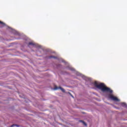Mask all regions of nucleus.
I'll return each mask as SVG.
<instances>
[{"instance_id": "obj_4", "label": "nucleus", "mask_w": 127, "mask_h": 127, "mask_svg": "<svg viewBox=\"0 0 127 127\" xmlns=\"http://www.w3.org/2000/svg\"><path fill=\"white\" fill-rule=\"evenodd\" d=\"M29 45H32V46H36V45L33 42L29 43Z\"/></svg>"}, {"instance_id": "obj_10", "label": "nucleus", "mask_w": 127, "mask_h": 127, "mask_svg": "<svg viewBox=\"0 0 127 127\" xmlns=\"http://www.w3.org/2000/svg\"><path fill=\"white\" fill-rule=\"evenodd\" d=\"M69 94L70 95V96H71V97H72V98H74V96H73V95H72V94H71V93H69Z\"/></svg>"}, {"instance_id": "obj_3", "label": "nucleus", "mask_w": 127, "mask_h": 127, "mask_svg": "<svg viewBox=\"0 0 127 127\" xmlns=\"http://www.w3.org/2000/svg\"><path fill=\"white\" fill-rule=\"evenodd\" d=\"M58 89H60V90H61V91H62L63 93H65V89L64 88H62V87H57V86L55 87V88H54L55 90H58Z\"/></svg>"}, {"instance_id": "obj_6", "label": "nucleus", "mask_w": 127, "mask_h": 127, "mask_svg": "<svg viewBox=\"0 0 127 127\" xmlns=\"http://www.w3.org/2000/svg\"><path fill=\"white\" fill-rule=\"evenodd\" d=\"M49 58L50 59H51V58H54V59H56V58H57L56 57L51 56L49 57Z\"/></svg>"}, {"instance_id": "obj_1", "label": "nucleus", "mask_w": 127, "mask_h": 127, "mask_svg": "<svg viewBox=\"0 0 127 127\" xmlns=\"http://www.w3.org/2000/svg\"><path fill=\"white\" fill-rule=\"evenodd\" d=\"M94 86L97 89L101 90L102 92H107V93H110V94H112L113 90L111 89V88L107 87L105 85V84L103 83H98L97 81H95L94 83Z\"/></svg>"}, {"instance_id": "obj_7", "label": "nucleus", "mask_w": 127, "mask_h": 127, "mask_svg": "<svg viewBox=\"0 0 127 127\" xmlns=\"http://www.w3.org/2000/svg\"><path fill=\"white\" fill-rule=\"evenodd\" d=\"M80 122L81 123H82V124H83L85 126H87V124H86V123H85V122L83 121H80Z\"/></svg>"}, {"instance_id": "obj_9", "label": "nucleus", "mask_w": 127, "mask_h": 127, "mask_svg": "<svg viewBox=\"0 0 127 127\" xmlns=\"http://www.w3.org/2000/svg\"><path fill=\"white\" fill-rule=\"evenodd\" d=\"M15 126H16L17 127H18V126H17L16 125H12L10 127H15Z\"/></svg>"}, {"instance_id": "obj_2", "label": "nucleus", "mask_w": 127, "mask_h": 127, "mask_svg": "<svg viewBox=\"0 0 127 127\" xmlns=\"http://www.w3.org/2000/svg\"><path fill=\"white\" fill-rule=\"evenodd\" d=\"M109 99H110L111 100H112V101H115L116 102H119V101H120V100H119L117 97L114 96V95H112V94H110L109 95Z\"/></svg>"}, {"instance_id": "obj_8", "label": "nucleus", "mask_w": 127, "mask_h": 127, "mask_svg": "<svg viewBox=\"0 0 127 127\" xmlns=\"http://www.w3.org/2000/svg\"><path fill=\"white\" fill-rule=\"evenodd\" d=\"M0 24H1V25H4V23H3V22H1V21H0Z\"/></svg>"}, {"instance_id": "obj_5", "label": "nucleus", "mask_w": 127, "mask_h": 127, "mask_svg": "<svg viewBox=\"0 0 127 127\" xmlns=\"http://www.w3.org/2000/svg\"><path fill=\"white\" fill-rule=\"evenodd\" d=\"M121 106H122V107H127V104H126L125 103H122Z\"/></svg>"}]
</instances>
